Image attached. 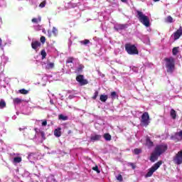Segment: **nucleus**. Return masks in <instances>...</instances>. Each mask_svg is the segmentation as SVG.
Listing matches in <instances>:
<instances>
[{"instance_id": "nucleus-17", "label": "nucleus", "mask_w": 182, "mask_h": 182, "mask_svg": "<svg viewBox=\"0 0 182 182\" xmlns=\"http://www.w3.org/2000/svg\"><path fill=\"white\" fill-rule=\"evenodd\" d=\"M107 99H108V97L106 95H101L100 96V100H101L104 103H105V102H107Z\"/></svg>"}, {"instance_id": "nucleus-29", "label": "nucleus", "mask_w": 182, "mask_h": 182, "mask_svg": "<svg viewBox=\"0 0 182 182\" xmlns=\"http://www.w3.org/2000/svg\"><path fill=\"white\" fill-rule=\"evenodd\" d=\"M111 97H112V99H117V97H119V95H117V93L116 92H111Z\"/></svg>"}, {"instance_id": "nucleus-7", "label": "nucleus", "mask_w": 182, "mask_h": 182, "mask_svg": "<svg viewBox=\"0 0 182 182\" xmlns=\"http://www.w3.org/2000/svg\"><path fill=\"white\" fill-rule=\"evenodd\" d=\"M173 161L175 164L180 166L182 164V149L179 151L173 157Z\"/></svg>"}, {"instance_id": "nucleus-42", "label": "nucleus", "mask_w": 182, "mask_h": 182, "mask_svg": "<svg viewBox=\"0 0 182 182\" xmlns=\"http://www.w3.org/2000/svg\"><path fill=\"white\" fill-rule=\"evenodd\" d=\"M48 124V121L47 120H44L43 122H42V126L45 127Z\"/></svg>"}, {"instance_id": "nucleus-51", "label": "nucleus", "mask_w": 182, "mask_h": 182, "mask_svg": "<svg viewBox=\"0 0 182 182\" xmlns=\"http://www.w3.org/2000/svg\"><path fill=\"white\" fill-rule=\"evenodd\" d=\"M48 36H49V38H50V35H49Z\"/></svg>"}, {"instance_id": "nucleus-9", "label": "nucleus", "mask_w": 182, "mask_h": 182, "mask_svg": "<svg viewBox=\"0 0 182 182\" xmlns=\"http://www.w3.org/2000/svg\"><path fill=\"white\" fill-rule=\"evenodd\" d=\"M182 36V27L180 26L179 28L173 33L174 41L180 39V37Z\"/></svg>"}, {"instance_id": "nucleus-44", "label": "nucleus", "mask_w": 182, "mask_h": 182, "mask_svg": "<svg viewBox=\"0 0 182 182\" xmlns=\"http://www.w3.org/2000/svg\"><path fill=\"white\" fill-rule=\"evenodd\" d=\"M2 70V63H0V72Z\"/></svg>"}, {"instance_id": "nucleus-49", "label": "nucleus", "mask_w": 182, "mask_h": 182, "mask_svg": "<svg viewBox=\"0 0 182 182\" xmlns=\"http://www.w3.org/2000/svg\"><path fill=\"white\" fill-rule=\"evenodd\" d=\"M122 2H127V0H121Z\"/></svg>"}, {"instance_id": "nucleus-40", "label": "nucleus", "mask_w": 182, "mask_h": 182, "mask_svg": "<svg viewBox=\"0 0 182 182\" xmlns=\"http://www.w3.org/2000/svg\"><path fill=\"white\" fill-rule=\"evenodd\" d=\"M41 137L43 140H45L46 138L45 137V132H43V131H41Z\"/></svg>"}, {"instance_id": "nucleus-47", "label": "nucleus", "mask_w": 182, "mask_h": 182, "mask_svg": "<svg viewBox=\"0 0 182 182\" xmlns=\"http://www.w3.org/2000/svg\"><path fill=\"white\" fill-rule=\"evenodd\" d=\"M34 130H35V132H36V133H38V130H39V129H38V128H35Z\"/></svg>"}, {"instance_id": "nucleus-19", "label": "nucleus", "mask_w": 182, "mask_h": 182, "mask_svg": "<svg viewBox=\"0 0 182 182\" xmlns=\"http://www.w3.org/2000/svg\"><path fill=\"white\" fill-rule=\"evenodd\" d=\"M6 107V102H5V100H0V109H5Z\"/></svg>"}, {"instance_id": "nucleus-20", "label": "nucleus", "mask_w": 182, "mask_h": 182, "mask_svg": "<svg viewBox=\"0 0 182 182\" xmlns=\"http://www.w3.org/2000/svg\"><path fill=\"white\" fill-rule=\"evenodd\" d=\"M13 102L14 103V105H19L20 103H22V100H21V98H14L13 100Z\"/></svg>"}, {"instance_id": "nucleus-22", "label": "nucleus", "mask_w": 182, "mask_h": 182, "mask_svg": "<svg viewBox=\"0 0 182 182\" xmlns=\"http://www.w3.org/2000/svg\"><path fill=\"white\" fill-rule=\"evenodd\" d=\"M58 119H59V120L65 121V120H68V116H65V115L60 114V115H58Z\"/></svg>"}, {"instance_id": "nucleus-18", "label": "nucleus", "mask_w": 182, "mask_h": 182, "mask_svg": "<svg viewBox=\"0 0 182 182\" xmlns=\"http://www.w3.org/2000/svg\"><path fill=\"white\" fill-rule=\"evenodd\" d=\"M55 68V63H48L46 69H53Z\"/></svg>"}, {"instance_id": "nucleus-8", "label": "nucleus", "mask_w": 182, "mask_h": 182, "mask_svg": "<svg viewBox=\"0 0 182 182\" xmlns=\"http://www.w3.org/2000/svg\"><path fill=\"white\" fill-rule=\"evenodd\" d=\"M76 80L80 83V86H85V85H87V83H89L87 80L85 79L83 75H78L76 77Z\"/></svg>"}, {"instance_id": "nucleus-39", "label": "nucleus", "mask_w": 182, "mask_h": 182, "mask_svg": "<svg viewBox=\"0 0 182 182\" xmlns=\"http://www.w3.org/2000/svg\"><path fill=\"white\" fill-rule=\"evenodd\" d=\"M128 164L132 167V170H134L136 168V164H134V163L130 162Z\"/></svg>"}, {"instance_id": "nucleus-15", "label": "nucleus", "mask_w": 182, "mask_h": 182, "mask_svg": "<svg viewBox=\"0 0 182 182\" xmlns=\"http://www.w3.org/2000/svg\"><path fill=\"white\" fill-rule=\"evenodd\" d=\"M170 116L173 120H176V119H177V112H176L174 109H171L170 112Z\"/></svg>"}, {"instance_id": "nucleus-10", "label": "nucleus", "mask_w": 182, "mask_h": 182, "mask_svg": "<svg viewBox=\"0 0 182 182\" xmlns=\"http://www.w3.org/2000/svg\"><path fill=\"white\" fill-rule=\"evenodd\" d=\"M41 43L38 41H34L31 42V48L32 49H34L36 52H38V48H41Z\"/></svg>"}, {"instance_id": "nucleus-45", "label": "nucleus", "mask_w": 182, "mask_h": 182, "mask_svg": "<svg viewBox=\"0 0 182 182\" xmlns=\"http://www.w3.org/2000/svg\"><path fill=\"white\" fill-rule=\"evenodd\" d=\"M0 46H2V39L0 38Z\"/></svg>"}, {"instance_id": "nucleus-2", "label": "nucleus", "mask_w": 182, "mask_h": 182, "mask_svg": "<svg viewBox=\"0 0 182 182\" xmlns=\"http://www.w3.org/2000/svg\"><path fill=\"white\" fill-rule=\"evenodd\" d=\"M125 50L128 55H139L137 47L130 43L125 44Z\"/></svg>"}, {"instance_id": "nucleus-35", "label": "nucleus", "mask_w": 182, "mask_h": 182, "mask_svg": "<svg viewBox=\"0 0 182 182\" xmlns=\"http://www.w3.org/2000/svg\"><path fill=\"white\" fill-rule=\"evenodd\" d=\"M46 6V1H42V2L39 4V7H40V8H45Z\"/></svg>"}, {"instance_id": "nucleus-37", "label": "nucleus", "mask_w": 182, "mask_h": 182, "mask_svg": "<svg viewBox=\"0 0 182 182\" xmlns=\"http://www.w3.org/2000/svg\"><path fill=\"white\" fill-rule=\"evenodd\" d=\"M92 170H94V171H96L98 174L99 173H100V170H99V166H95L92 168Z\"/></svg>"}, {"instance_id": "nucleus-43", "label": "nucleus", "mask_w": 182, "mask_h": 182, "mask_svg": "<svg viewBox=\"0 0 182 182\" xmlns=\"http://www.w3.org/2000/svg\"><path fill=\"white\" fill-rule=\"evenodd\" d=\"M31 156H35V154H33V153L29 154L28 156V159H31Z\"/></svg>"}, {"instance_id": "nucleus-50", "label": "nucleus", "mask_w": 182, "mask_h": 182, "mask_svg": "<svg viewBox=\"0 0 182 182\" xmlns=\"http://www.w3.org/2000/svg\"><path fill=\"white\" fill-rule=\"evenodd\" d=\"M19 130H20V132H21V130H22V128H19Z\"/></svg>"}, {"instance_id": "nucleus-23", "label": "nucleus", "mask_w": 182, "mask_h": 182, "mask_svg": "<svg viewBox=\"0 0 182 182\" xmlns=\"http://www.w3.org/2000/svg\"><path fill=\"white\" fill-rule=\"evenodd\" d=\"M41 21H42V18L41 17H38V18H32L31 20L33 23H38V22H41Z\"/></svg>"}, {"instance_id": "nucleus-31", "label": "nucleus", "mask_w": 182, "mask_h": 182, "mask_svg": "<svg viewBox=\"0 0 182 182\" xmlns=\"http://www.w3.org/2000/svg\"><path fill=\"white\" fill-rule=\"evenodd\" d=\"M41 55L42 56V59H45V58H46V51L45 50V49L41 51Z\"/></svg>"}, {"instance_id": "nucleus-41", "label": "nucleus", "mask_w": 182, "mask_h": 182, "mask_svg": "<svg viewBox=\"0 0 182 182\" xmlns=\"http://www.w3.org/2000/svg\"><path fill=\"white\" fill-rule=\"evenodd\" d=\"M176 136H178V137H181V139H182V130L176 133Z\"/></svg>"}, {"instance_id": "nucleus-16", "label": "nucleus", "mask_w": 182, "mask_h": 182, "mask_svg": "<svg viewBox=\"0 0 182 182\" xmlns=\"http://www.w3.org/2000/svg\"><path fill=\"white\" fill-rule=\"evenodd\" d=\"M103 137L107 141H110V140H112V135H110L109 133L105 134Z\"/></svg>"}, {"instance_id": "nucleus-38", "label": "nucleus", "mask_w": 182, "mask_h": 182, "mask_svg": "<svg viewBox=\"0 0 182 182\" xmlns=\"http://www.w3.org/2000/svg\"><path fill=\"white\" fill-rule=\"evenodd\" d=\"M117 180H118V181H123V176H122V174H119L117 176Z\"/></svg>"}, {"instance_id": "nucleus-24", "label": "nucleus", "mask_w": 182, "mask_h": 182, "mask_svg": "<svg viewBox=\"0 0 182 182\" xmlns=\"http://www.w3.org/2000/svg\"><path fill=\"white\" fill-rule=\"evenodd\" d=\"M178 49H179V47H175L172 49V53L174 56H176V55L178 53Z\"/></svg>"}, {"instance_id": "nucleus-30", "label": "nucleus", "mask_w": 182, "mask_h": 182, "mask_svg": "<svg viewBox=\"0 0 182 182\" xmlns=\"http://www.w3.org/2000/svg\"><path fill=\"white\" fill-rule=\"evenodd\" d=\"M22 161V158L21 157H15L14 159V163H21Z\"/></svg>"}, {"instance_id": "nucleus-4", "label": "nucleus", "mask_w": 182, "mask_h": 182, "mask_svg": "<svg viewBox=\"0 0 182 182\" xmlns=\"http://www.w3.org/2000/svg\"><path fill=\"white\" fill-rule=\"evenodd\" d=\"M163 164V161H159L156 162L154 166H152L146 174V177H151L153 173L158 169L160 168V166Z\"/></svg>"}, {"instance_id": "nucleus-21", "label": "nucleus", "mask_w": 182, "mask_h": 182, "mask_svg": "<svg viewBox=\"0 0 182 182\" xmlns=\"http://www.w3.org/2000/svg\"><path fill=\"white\" fill-rule=\"evenodd\" d=\"M18 92L21 93V95H28V93H29V91L23 88L21 90H19Z\"/></svg>"}, {"instance_id": "nucleus-11", "label": "nucleus", "mask_w": 182, "mask_h": 182, "mask_svg": "<svg viewBox=\"0 0 182 182\" xmlns=\"http://www.w3.org/2000/svg\"><path fill=\"white\" fill-rule=\"evenodd\" d=\"M160 155H159L155 151L151 154L150 161H152V163H154L156 161Z\"/></svg>"}, {"instance_id": "nucleus-12", "label": "nucleus", "mask_w": 182, "mask_h": 182, "mask_svg": "<svg viewBox=\"0 0 182 182\" xmlns=\"http://www.w3.org/2000/svg\"><path fill=\"white\" fill-rule=\"evenodd\" d=\"M146 146H147L149 149H151V147L154 146V143L150 139V136H146Z\"/></svg>"}, {"instance_id": "nucleus-1", "label": "nucleus", "mask_w": 182, "mask_h": 182, "mask_svg": "<svg viewBox=\"0 0 182 182\" xmlns=\"http://www.w3.org/2000/svg\"><path fill=\"white\" fill-rule=\"evenodd\" d=\"M136 18L139 19V22H141V23H143L146 28H149V26H150V18H149V16L144 15L143 12L137 10Z\"/></svg>"}, {"instance_id": "nucleus-6", "label": "nucleus", "mask_w": 182, "mask_h": 182, "mask_svg": "<svg viewBox=\"0 0 182 182\" xmlns=\"http://www.w3.org/2000/svg\"><path fill=\"white\" fill-rule=\"evenodd\" d=\"M167 144H159L156 146L154 151L161 156V154H163V153H166V151H167Z\"/></svg>"}, {"instance_id": "nucleus-27", "label": "nucleus", "mask_w": 182, "mask_h": 182, "mask_svg": "<svg viewBox=\"0 0 182 182\" xmlns=\"http://www.w3.org/2000/svg\"><path fill=\"white\" fill-rule=\"evenodd\" d=\"M83 69H85V65H80L78 66V68H77L76 71L79 73L82 72V70H83Z\"/></svg>"}, {"instance_id": "nucleus-32", "label": "nucleus", "mask_w": 182, "mask_h": 182, "mask_svg": "<svg viewBox=\"0 0 182 182\" xmlns=\"http://www.w3.org/2000/svg\"><path fill=\"white\" fill-rule=\"evenodd\" d=\"M140 153H141V149L137 148L134 149V154L138 155Z\"/></svg>"}, {"instance_id": "nucleus-33", "label": "nucleus", "mask_w": 182, "mask_h": 182, "mask_svg": "<svg viewBox=\"0 0 182 182\" xmlns=\"http://www.w3.org/2000/svg\"><path fill=\"white\" fill-rule=\"evenodd\" d=\"M73 57H68L66 63H73Z\"/></svg>"}, {"instance_id": "nucleus-25", "label": "nucleus", "mask_w": 182, "mask_h": 182, "mask_svg": "<svg viewBox=\"0 0 182 182\" xmlns=\"http://www.w3.org/2000/svg\"><path fill=\"white\" fill-rule=\"evenodd\" d=\"M80 43H81V45H88V43H90V41L87 40V39H85L84 41H80Z\"/></svg>"}, {"instance_id": "nucleus-3", "label": "nucleus", "mask_w": 182, "mask_h": 182, "mask_svg": "<svg viewBox=\"0 0 182 182\" xmlns=\"http://www.w3.org/2000/svg\"><path fill=\"white\" fill-rule=\"evenodd\" d=\"M165 61L166 62V72L168 73H173L174 72V68H175V62L174 58H165Z\"/></svg>"}, {"instance_id": "nucleus-34", "label": "nucleus", "mask_w": 182, "mask_h": 182, "mask_svg": "<svg viewBox=\"0 0 182 182\" xmlns=\"http://www.w3.org/2000/svg\"><path fill=\"white\" fill-rule=\"evenodd\" d=\"M40 41L41 42V43L43 45L45 43V42H46V38L43 36H42L40 38Z\"/></svg>"}, {"instance_id": "nucleus-5", "label": "nucleus", "mask_w": 182, "mask_h": 182, "mask_svg": "<svg viewBox=\"0 0 182 182\" xmlns=\"http://www.w3.org/2000/svg\"><path fill=\"white\" fill-rule=\"evenodd\" d=\"M149 124L150 115H149V112H144L141 117V126L147 127Z\"/></svg>"}, {"instance_id": "nucleus-48", "label": "nucleus", "mask_w": 182, "mask_h": 182, "mask_svg": "<svg viewBox=\"0 0 182 182\" xmlns=\"http://www.w3.org/2000/svg\"><path fill=\"white\" fill-rule=\"evenodd\" d=\"M154 1V2H159V1H160V0H153Z\"/></svg>"}, {"instance_id": "nucleus-13", "label": "nucleus", "mask_w": 182, "mask_h": 182, "mask_svg": "<svg viewBox=\"0 0 182 182\" xmlns=\"http://www.w3.org/2000/svg\"><path fill=\"white\" fill-rule=\"evenodd\" d=\"M101 139H102V135H99V134L92 135L90 137L91 141H99V140H100Z\"/></svg>"}, {"instance_id": "nucleus-46", "label": "nucleus", "mask_w": 182, "mask_h": 182, "mask_svg": "<svg viewBox=\"0 0 182 182\" xmlns=\"http://www.w3.org/2000/svg\"><path fill=\"white\" fill-rule=\"evenodd\" d=\"M71 133H72V130H69V131L68 132V134H71Z\"/></svg>"}, {"instance_id": "nucleus-14", "label": "nucleus", "mask_w": 182, "mask_h": 182, "mask_svg": "<svg viewBox=\"0 0 182 182\" xmlns=\"http://www.w3.org/2000/svg\"><path fill=\"white\" fill-rule=\"evenodd\" d=\"M60 130H62L60 127L54 130V136H55V137H60V136H62V132Z\"/></svg>"}, {"instance_id": "nucleus-26", "label": "nucleus", "mask_w": 182, "mask_h": 182, "mask_svg": "<svg viewBox=\"0 0 182 182\" xmlns=\"http://www.w3.org/2000/svg\"><path fill=\"white\" fill-rule=\"evenodd\" d=\"M97 96H99V91L95 90L94 95L92 97V100H96V99H97Z\"/></svg>"}, {"instance_id": "nucleus-36", "label": "nucleus", "mask_w": 182, "mask_h": 182, "mask_svg": "<svg viewBox=\"0 0 182 182\" xmlns=\"http://www.w3.org/2000/svg\"><path fill=\"white\" fill-rule=\"evenodd\" d=\"M126 28H127V26L124 24H119V25H118V28L119 29L123 30V29H126Z\"/></svg>"}, {"instance_id": "nucleus-28", "label": "nucleus", "mask_w": 182, "mask_h": 182, "mask_svg": "<svg viewBox=\"0 0 182 182\" xmlns=\"http://www.w3.org/2000/svg\"><path fill=\"white\" fill-rule=\"evenodd\" d=\"M166 22H168V23H173V17H171V16H168L166 18Z\"/></svg>"}]
</instances>
